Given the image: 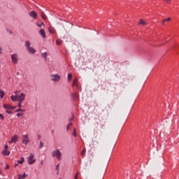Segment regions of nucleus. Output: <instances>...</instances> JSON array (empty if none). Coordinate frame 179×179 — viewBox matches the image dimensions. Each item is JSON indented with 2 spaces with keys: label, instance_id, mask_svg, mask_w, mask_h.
<instances>
[{
  "label": "nucleus",
  "instance_id": "nucleus-14",
  "mask_svg": "<svg viewBox=\"0 0 179 179\" xmlns=\"http://www.w3.org/2000/svg\"><path fill=\"white\" fill-rule=\"evenodd\" d=\"M41 16L43 20H47V15H45V13H43V11H41Z\"/></svg>",
  "mask_w": 179,
  "mask_h": 179
},
{
  "label": "nucleus",
  "instance_id": "nucleus-9",
  "mask_svg": "<svg viewBox=\"0 0 179 179\" xmlns=\"http://www.w3.org/2000/svg\"><path fill=\"white\" fill-rule=\"evenodd\" d=\"M29 16L31 17H33V19H37L38 16H37V13L34 10H32L29 13Z\"/></svg>",
  "mask_w": 179,
  "mask_h": 179
},
{
  "label": "nucleus",
  "instance_id": "nucleus-23",
  "mask_svg": "<svg viewBox=\"0 0 179 179\" xmlns=\"http://www.w3.org/2000/svg\"><path fill=\"white\" fill-rule=\"evenodd\" d=\"M170 20H171V17H168L167 19H164L162 21V24H164V22H170Z\"/></svg>",
  "mask_w": 179,
  "mask_h": 179
},
{
  "label": "nucleus",
  "instance_id": "nucleus-37",
  "mask_svg": "<svg viewBox=\"0 0 179 179\" xmlns=\"http://www.w3.org/2000/svg\"><path fill=\"white\" fill-rule=\"evenodd\" d=\"M8 144H6L5 146H4V150H8Z\"/></svg>",
  "mask_w": 179,
  "mask_h": 179
},
{
  "label": "nucleus",
  "instance_id": "nucleus-52",
  "mask_svg": "<svg viewBox=\"0 0 179 179\" xmlns=\"http://www.w3.org/2000/svg\"><path fill=\"white\" fill-rule=\"evenodd\" d=\"M59 179H61V178H59Z\"/></svg>",
  "mask_w": 179,
  "mask_h": 179
},
{
  "label": "nucleus",
  "instance_id": "nucleus-51",
  "mask_svg": "<svg viewBox=\"0 0 179 179\" xmlns=\"http://www.w3.org/2000/svg\"><path fill=\"white\" fill-rule=\"evenodd\" d=\"M131 80H132V78H131Z\"/></svg>",
  "mask_w": 179,
  "mask_h": 179
},
{
  "label": "nucleus",
  "instance_id": "nucleus-18",
  "mask_svg": "<svg viewBox=\"0 0 179 179\" xmlns=\"http://www.w3.org/2000/svg\"><path fill=\"white\" fill-rule=\"evenodd\" d=\"M31 45V43H30V41H26L25 42V47H27V50L28 49V48H30V46Z\"/></svg>",
  "mask_w": 179,
  "mask_h": 179
},
{
  "label": "nucleus",
  "instance_id": "nucleus-29",
  "mask_svg": "<svg viewBox=\"0 0 179 179\" xmlns=\"http://www.w3.org/2000/svg\"><path fill=\"white\" fill-rule=\"evenodd\" d=\"M20 177L21 178L24 179V178H26V177H27V175H26V173H23V175L20 176Z\"/></svg>",
  "mask_w": 179,
  "mask_h": 179
},
{
  "label": "nucleus",
  "instance_id": "nucleus-16",
  "mask_svg": "<svg viewBox=\"0 0 179 179\" xmlns=\"http://www.w3.org/2000/svg\"><path fill=\"white\" fill-rule=\"evenodd\" d=\"M10 99L12 101H17V95H15V96L11 95Z\"/></svg>",
  "mask_w": 179,
  "mask_h": 179
},
{
  "label": "nucleus",
  "instance_id": "nucleus-31",
  "mask_svg": "<svg viewBox=\"0 0 179 179\" xmlns=\"http://www.w3.org/2000/svg\"><path fill=\"white\" fill-rule=\"evenodd\" d=\"M69 127H72V123H69V124L66 126V129H67V131H69Z\"/></svg>",
  "mask_w": 179,
  "mask_h": 179
},
{
  "label": "nucleus",
  "instance_id": "nucleus-10",
  "mask_svg": "<svg viewBox=\"0 0 179 179\" xmlns=\"http://www.w3.org/2000/svg\"><path fill=\"white\" fill-rule=\"evenodd\" d=\"M39 34L41 35L43 38H47V35H45V30H44V29H40Z\"/></svg>",
  "mask_w": 179,
  "mask_h": 179
},
{
  "label": "nucleus",
  "instance_id": "nucleus-49",
  "mask_svg": "<svg viewBox=\"0 0 179 179\" xmlns=\"http://www.w3.org/2000/svg\"><path fill=\"white\" fill-rule=\"evenodd\" d=\"M127 80H129V78H127Z\"/></svg>",
  "mask_w": 179,
  "mask_h": 179
},
{
  "label": "nucleus",
  "instance_id": "nucleus-21",
  "mask_svg": "<svg viewBox=\"0 0 179 179\" xmlns=\"http://www.w3.org/2000/svg\"><path fill=\"white\" fill-rule=\"evenodd\" d=\"M138 24H143V26L146 25V22L143 21V20L141 19Z\"/></svg>",
  "mask_w": 179,
  "mask_h": 179
},
{
  "label": "nucleus",
  "instance_id": "nucleus-28",
  "mask_svg": "<svg viewBox=\"0 0 179 179\" xmlns=\"http://www.w3.org/2000/svg\"><path fill=\"white\" fill-rule=\"evenodd\" d=\"M0 120H1V121H3V120H5V116H3V114L0 113Z\"/></svg>",
  "mask_w": 179,
  "mask_h": 179
},
{
  "label": "nucleus",
  "instance_id": "nucleus-4",
  "mask_svg": "<svg viewBox=\"0 0 179 179\" xmlns=\"http://www.w3.org/2000/svg\"><path fill=\"white\" fill-rule=\"evenodd\" d=\"M17 141H19V136H17V134H15L10 139V141H9V143H16V142H17Z\"/></svg>",
  "mask_w": 179,
  "mask_h": 179
},
{
  "label": "nucleus",
  "instance_id": "nucleus-13",
  "mask_svg": "<svg viewBox=\"0 0 179 179\" xmlns=\"http://www.w3.org/2000/svg\"><path fill=\"white\" fill-rule=\"evenodd\" d=\"M1 153L4 156H9V155H10V152H9V150H4L3 151H2Z\"/></svg>",
  "mask_w": 179,
  "mask_h": 179
},
{
  "label": "nucleus",
  "instance_id": "nucleus-15",
  "mask_svg": "<svg viewBox=\"0 0 179 179\" xmlns=\"http://www.w3.org/2000/svg\"><path fill=\"white\" fill-rule=\"evenodd\" d=\"M78 82H79V79H78V78H74L73 81V86H78Z\"/></svg>",
  "mask_w": 179,
  "mask_h": 179
},
{
  "label": "nucleus",
  "instance_id": "nucleus-25",
  "mask_svg": "<svg viewBox=\"0 0 179 179\" xmlns=\"http://www.w3.org/2000/svg\"><path fill=\"white\" fill-rule=\"evenodd\" d=\"M73 136H75L76 138V136H78V134L76 133V129H73Z\"/></svg>",
  "mask_w": 179,
  "mask_h": 179
},
{
  "label": "nucleus",
  "instance_id": "nucleus-7",
  "mask_svg": "<svg viewBox=\"0 0 179 179\" xmlns=\"http://www.w3.org/2000/svg\"><path fill=\"white\" fill-rule=\"evenodd\" d=\"M24 99H26V94L24 93H21L20 96H17V101H24Z\"/></svg>",
  "mask_w": 179,
  "mask_h": 179
},
{
  "label": "nucleus",
  "instance_id": "nucleus-35",
  "mask_svg": "<svg viewBox=\"0 0 179 179\" xmlns=\"http://www.w3.org/2000/svg\"><path fill=\"white\" fill-rule=\"evenodd\" d=\"M164 1H165L166 3L170 4V3H171V1H172V0H164Z\"/></svg>",
  "mask_w": 179,
  "mask_h": 179
},
{
  "label": "nucleus",
  "instance_id": "nucleus-12",
  "mask_svg": "<svg viewBox=\"0 0 179 179\" xmlns=\"http://www.w3.org/2000/svg\"><path fill=\"white\" fill-rule=\"evenodd\" d=\"M3 107L6 110H11V108H12V106L10 104H3Z\"/></svg>",
  "mask_w": 179,
  "mask_h": 179
},
{
  "label": "nucleus",
  "instance_id": "nucleus-17",
  "mask_svg": "<svg viewBox=\"0 0 179 179\" xmlns=\"http://www.w3.org/2000/svg\"><path fill=\"white\" fill-rule=\"evenodd\" d=\"M18 164H22L24 163V157H22L21 160L17 161Z\"/></svg>",
  "mask_w": 179,
  "mask_h": 179
},
{
  "label": "nucleus",
  "instance_id": "nucleus-11",
  "mask_svg": "<svg viewBox=\"0 0 179 179\" xmlns=\"http://www.w3.org/2000/svg\"><path fill=\"white\" fill-rule=\"evenodd\" d=\"M27 50H28V52L29 54H35L36 53V49H34V48L30 47V48H28Z\"/></svg>",
  "mask_w": 179,
  "mask_h": 179
},
{
  "label": "nucleus",
  "instance_id": "nucleus-2",
  "mask_svg": "<svg viewBox=\"0 0 179 179\" xmlns=\"http://www.w3.org/2000/svg\"><path fill=\"white\" fill-rule=\"evenodd\" d=\"M36 159H34V154L31 153L28 157V164H34Z\"/></svg>",
  "mask_w": 179,
  "mask_h": 179
},
{
  "label": "nucleus",
  "instance_id": "nucleus-1",
  "mask_svg": "<svg viewBox=\"0 0 179 179\" xmlns=\"http://www.w3.org/2000/svg\"><path fill=\"white\" fill-rule=\"evenodd\" d=\"M52 157H57L58 160H60L62 157V154L59 150H56L52 152Z\"/></svg>",
  "mask_w": 179,
  "mask_h": 179
},
{
  "label": "nucleus",
  "instance_id": "nucleus-6",
  "mask_svg": "<svg viewBox=\"0 0 179 179\" xmlns=\"http://www.w3.org/2000/svg\"><path fill=\"white\" fill-rule=\"evenodd\" d=\"M29 135H24L22 136V143H23L24 145H27V143H29Z\"/></svg>",
  "mask_w": 179,
  "mask_h": 179
},
{
  "label": "nucleus",
  "instance_id": "nucleus-26",
  "mask_svg": "<svg viewBox=\"0 0 179 179\" xmlns=\"http://www.w3.org/2000/svg\"><path fill=\"white\" fill-rule=\"evenodd\" d=\"M36 26H38V27H41L42 26H45V24L44 22H41V24L37 23Z\"/></svg>",
  "mask_w": 179,
  "mask_h": 179
},
{
  "label": "nucleus",
  "instance_id": "nucleus-30",
  "mask_svg": "<svg viewBox=\"0 0 179 179\" xmlns=\"http://www.w3.org/2000/svg\"><path fill=\"white\" fill-rule=\"evenodd\" d=\"M72 79V74L69 73L68 74V80H71Z\"/></svg>",
  "mask_w": 179,
  "mask_h": 179
},
{
  "label": "nucleus",
  "instance_id": "nucleus-36",
  "mask_svg": "<svg viewBox=\"0 0 179 179\" xmlns=\"http://www.w3.org/2000/svg\"><path fill=\"white\" fill-rule=\"evenodd\" d=\"M17 106L20 108L22 107V101H19Z\"/></svg>",
  "mask_w": 179,
  "mask_h": 179
},
{
  "label": "nucleus",
  "instance_id": "nucleus-32",
  "mask_svg": "<svg viewBox=\"0 0 179 179\" xmlns=\"http://www.w3.org/2000/svg\"><path fill=\"white\" fill-rule=\"evenodd\" d=\"M43 146H44V143H43L42 141H40L39 148L41 149V148H43Z\"/></svg>",
  "mask_w": 179,
  "mask_h": 179
},
{
  "label": "nucleus",
  "instance_id": "nucleus-27",
  "mask_svg": "<svg viewBox=\"0 0 179 179\" xmlns=\"http://www.w3.org/2000/svg\"><path fill=\"white\" fill-rule=\"evenodd\" d=\"M6 113L7 114H13V112L10 110V109H8L7 110H6Z\"/></svg>",
  "mask_w": 179,
  "mask_h": 179
},
{
  "label": "nucleus",
  "instance_id": "nucleus-40",
  "mask_svg": "<svg viewBox=\"0 0 179 179\" xmlns=\"http://www.w3.org/2000/svg\"><path fill=\"white\" fill-rule=\"evenodd\" d=\"M6 170H9V165H6V169H5Z\"/></svg>",
  "mask_w": 179,
  "mask_h": 179
},
{
  "label": "nucleus",
  "instance_id": "nucleus-50",
  "mask_svg": "<svg viewBox=\"0 0 179 179\" xmlns=\"http://www.w3.org/2000/svg\"><path fill=\"white\" fill-rule=\"evenodd\" d=\"M70 121H72V119H70Z\"/></svg>",
  "mask_w": 179,
  "mask_h": 179
},
{
  "label": "nucleus",
  "instance_id": "nucleus-39",
  "mask_svg": "<svg viewBox=\"0 0 179 179\" xmlns=\"http://www.w3.org/2000/svg\"><path fill=\"white\" fill-rule=\"evenodd\" d=\"M78 174H79V173H78L76 174L74 179H78Z\"/></svg>",
  "mask_w": 179,
  "mask_h": 179
},
{
  "label": "nucleus",
  "instance_id": "nucleus-8",
  "mask_svg": "<svg viewBox=\"0 0 179 179\" xmlns=\"http://www.w3.org/2000/svg\"><path fill=\"white\" fill-rule=\"evenodd\" d=\"M48 31H49V33H50V34H55V33H57L55 28L53 27L52 26H49Z\"/></svg>",
  "mask_w": 179,
  "mask_h": 179
},
{
  "label": "nucleus",
  "instance_id": "nucleus-33",
  "mask_svg": "<svg viewBox=\"0 0 179 179\" xmlns=\"http://www.w3.org/2000/svg\"><path fill=\"white\" fill-rule=\"evenodd\" d=\"M22 115H23L22 113H17V117H22Z\"/></svg>",
  "mask_w": 179,
  "mask_h": 179
},
{
  "label": "nucleus",
  "instance_id": "nucleus-24",
  "mask_svg": "<svg viewBox=\"0 0 179 179\" xmlns=\"http://www.w3.org/2000/svg\"><path fill=\"white\" fill-rule=\"evenodd\" d=\"M85 155H86V149L83 150L81 152L82 157H85Z\"/></svg>",
  "mask_w": 179,
  "mask_h": 179
},
{
  "label": "nucleus",
  "instance_id": "nucleus-5",
  "mask_svg": "<svg viewBox=\"0 0 179 179\" xmlns=\"http://www.w3.org/2000/svg\"><path fill=\"white\" fill-rule=\"evenodd\" d=\"M51 77L53 82H59V80H61V76H59V75L58 74L52 75Z\"/></svg>",
  "mask_w": 179,
  "mask_h": 179
},
{
  "label": "nucleus",
  "instance_id": "nucleus-3",
  "mask_svg": "<svg viewBox=\"0 0 179 179\" xmlns=\"http://www.w3.org/2000/svg\"><path fill=\"white\" fill-rule=\"evenodd\" d=\"M11 59L13 64H17V61L19 59V57H17V54L15 53L11 55Z\"/></svg>",
  "mask_w": 179,
  "mask_h": 179
},
{
  "label": "nucleus",
  "instance_id": "nucleus-20",
  "mask_svg": "<svg viewBox=\"0 0 179 179\" xmlns=\"http://www.w3.org/2000/svg\"><path fill=\"white\" fill-rule=\"evenodd\" d=\"M56 44H57V45H61V44H62V40H61V39H57V40H56Z\"/></svg>",
  "mask_w": 179,
  "mask_h": 179
},
{
  "label": "nucleus",
  "instance_id": "nucleus-22",
  "mask_svg": "<svg viewBox=\"0 0 179 179\" xmlns=\"http://www.w3.org/2000/svg\"><path fill=\"white\" fill-rule=\"evenodd\" d=\"M47 52L42 53L41 57L42 58H44L45 59H47Z\"/></svg>",
  "mask_w": 179,
  "mask_h": 179
},
{
  "label": "nucleus",
  "instance_id": "nucleus-38",
  "mask_svg": "<svg viewBox=\"0 0 179 179\" xmlns=\"http://www.w3.org/2000/svg\"><path fill=\"white\" fill-rule=\"evenodd\" d=\"M56 170H59V164L56 166Z\"/></svg>",
  "mask_w": 179,
  "mask_h": 179
},
{
  "label": "nucleus",
  "instance_id": "nucleus-47",
  "mask_svg": "<svg viewBox=\"0 0 179 179\" xmlns=\"http://www.w3.org/2000/svg\"><path fill=\"white\" fill-rule=\"evenodd\" d=\"M17 179H22V178L20 176H19Z\"/></svg>",
  "mask_w": 179,
  "mask_h": 179
},
{
  "label": "nucleus",
  "instance_id": "nucleus-34",
  "mask_svg": "<svg viewBox=\"0 0 179 179\" xmlns=\"http://www.w3.org/2000/svg\"><path fill=\"white\" fill-rule=\"evenodd\" d=\"M23 111H24V110H22L21 108L16 110L17 113H20V112H23Z\"/></svg>",
  "mask_w": 179,
  "mask_h": 179
},
{
  "label": "nucleus",
  "instance_id": "nucleus-43",
  "mask_svg": "<svg viewBox=\"0 0 179 179\" xmlns=\"http://www.w3.org/2000/svg\"><path fill=\"white\" fill-rule=\"evenodd\" d=\"M0 54H2V48H0Z\"/></svg>",
  "mask_w": 179,
  "mask_h": 179
},
{
  "label": "nucleus",
  "instance_id": "nucleus-42",
  "mask_svg": "<svg viewBox=\"0 0 179 179\" xmlns=\"http://www.w3.org/2000/svg\"><path fill=\"white\" fill-rule=\"evenodd\" d=\"M38 139H41V135L38 136Z\"/></svg>",
  "mask_w": 179,
  "mask_h": 179
},
{
  "label": "nucleus",
  "instance_id": "nucleus-48",
  "mask_svg": "<svg viewBox=\"0 0 179 179\" xmlns=\"http://www.w3.org/2000/svg\"><path fill=\"white\" fill-rule=\"evenodd\" d=\"M0 174H2V171H1V169H0Z\"/></svg>",
  "mask_w": 179,
  "mask_h": 179
},
{
  "label": "nucleus",
  "instance_id": "nucleus-46",
  "mask_svg": "<svg viewBox=\"0 0 179 179\" xmlns=\"http://www.w3.org/2000/svg\"><path fill=\"white\" fill-rule=\"evenodd\" d=\"M9 33H10V34H13L12 31H10Z\"/></svg>",
  "mask_w": 179,
  "mask_h": 179
},
{
  "label": "nucleus",
  "instance_id": "nucleus-44",
  "mask_svg": "<svg viewBox=\"0 0 179 179\" xmlns=\"http://www.w3.org/2000/svg\"><path fill=\"white\" fill-rule=\"evenodd\" d=\"M15 94H17V93H20V91L17 90V91L15 92Z\"/></svg>",
  "mask_w": 179,
  "mask_h": 179
},
{
  "label": "nucleus",
  "instance_id": "nucleus-41",
  "mask_svg": "<svg viewBox=\"0 0 179 179\" xmlns=\"http://www.w3.org/2000/svg\"><path fill=\"white\" fill-rule=\"evenodd\" d=\"M16 108V106H11V110H15Z\"/></svg>",
  "mask_w": 179,
  "mask_h": 179
},
{
  "label": "nucleus",
  "instance_id": "nucleus-45",
  "mask_svg": "<svg viewBox=\"0 0 179 179\" xmlns=\"http://www.w3.org/2000/svg\"><path fill=\"white\" fill-rule=\"evenodd\" d=\"M17 166H19V164H15V167H17Z\"/></svg>",
  "mask_w": 179,
  "mask_h": 179
},
{
  "label": "nucleus",
  "instance_id": "nucleus-19",
  "mask_svg": "<svg viewBox=\"0 0 179 179\" xmlns=\"http://www.w3.org/2000/svg\"><path fill=\"white\" fill-rule=\"evenodd\" d=\"M71 97L76 99V98L79 97V95L78 94V93L73 92L71 94Z\"/></svg>",
  "mask_w": 179,
  "mask_h": 179
}]
</instances>
